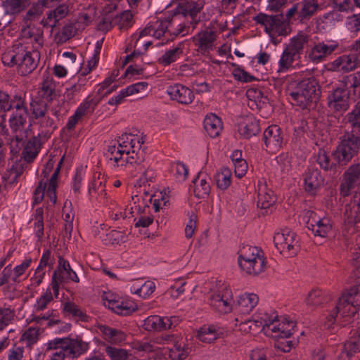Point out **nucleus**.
Wrapping results in <instances>:
<instances>
[{
	"label": "nucleus",
	"instance_id": "obj_20",
	"mask_svg": "<svg viewBox=\"0 0 360 360\" xmlns=\"http://www.w3.org/2000/svg\"><path fill=\"white\" fill-rule=\"evenodd\" d=\"M360 65L359 57L356 54H345L338 57L331 63V69L338 72H348Z\"/></svg>",
	"mask_w": 360,
	"mask_h": 360
},
{
	"label": "nucleus",
	"instance_id": "obj_8",
	"mask_svg": "<svg viewBox=\"0 0 360 360\" xmlns=\"http://www.w3.org/2000/svg\"><path fill=\"white\" fill-rule=\"evenodd\" d=\"M274 243L279 252L286 257L295 255L300 249L296 233L289 229L276 232L274 236Z\"/></svg>",
	"mask_w": 360,
	"mask_h": 360
},
{
	"label": "nucleus",
	"instance_id": "obj_41",
	"mask_svg": "<svg viewBox=\"0 0 360 360\" xmlns=\"http://www.w3.org/2000/svg\"><path fill=\"white\" fill-rule=\"evenodd\" d=\"M344 352L347 356H351L354 353L360 352V329L354 333L345 342Z\"/></svg>",
	"mask_w": 360,
	"mask_h": 360
},
{
	"label": "nucleus",
	"instance_id": "obj_23",
	"mask_svg": "<svg viewBox=\"0 0 360 360\" xmlns=\"http://www.w3.org/2000/svg\"><path fill=\"white\" fill-rule=\"evenodd\" d=\"M226 330L214 325H205L198 332V338L202 342L212 343L217 339L223 338Z\"/></svg>",
	"mask_w": 360,
	"mask_h": 360
},
{
	"label": "nucleus",
	"instance_id": "obj_16",
	"mask_svg": "<svg viewBox=\"0 0 360 360\" xmlns=\"http://www.w3.org/2000/svg\"><path fill=\"white\" fill-rule=\"evenodd\" d=\"M40 53L37 51H27L21 47V57L18 63V72L26 75L32 72L38 65Z\"/></svg>",
	"mask_w": 360,
	"mask_h": 360
},
{
	"label": "nucleus",
	"instance_id": "obj_48",
	"mask_svg": "<svg viewBox=\"0 0 360 360\" xmlns=\"http://www.w3.org/2000/svg\"><path fill=\"white\" fill-rule=\"evenodd\" d=\"M63 310L77 320L84 321L86 316L81 308L74 302H68L64 304Z\"/></svg>",
	"mask_w": 360,
	"mask_h": 360
},
{
	"label": "nucleus",
	"instance_id": "obj_10",
	"mask_svg": "<svg viewBox=\"0 0 360 360\" xmlns=\"http://www.w3.org/2000/svg\"><path fill=\"white\" fill-rule=\"evenodd\" d=\"M328 105L335 112L342 114L346 112L351 104L350 91L340 84L328 96Z\"/></svg>",
	"mask_w": 360,
	"mask_h": 360
},
{
	"label": "nucleus",
	"instance_id": "obj_51",
	"mask_svg": "<svg viewBox=\"0 0 360 360\" xmlns=\"http://www.w3.org/2000/svg\"><path fill=\"white\" fill-rule=\"evenodd\" d=\"M105 352L110 358V360H127L129 356L127 350L110 346L105 348Z\"/></svg>",
	"mask_w": 360,
	"mask_h": 360
},
{
	"label": "nucleus",
	"instance_id": "obj_35",
	"mask_svg": "<svg viewBox=\"0 0 360 360\" xmlns=\"http://www.w3.org/2000/svg\"><path fill=\"white\" fill-rule=\"evenodd\" d=\"M262 257L263 255L261 250L257 247L246 245L243 246L238 252V262H248Z\"/></svg>",
	"mask_w": 360,
	"mask_h": 360
},
{
	"label": "nucleus",
	"instance_id": "obj_50",
	"mask_svg": "<svg viewBox=\"0 0 360 360\" xmlns=\"http://www.w3.org/2000/svg\"><path fill=\"white\" fill-rule=\"evenodd\" d=\"M24 171V166L22 164L15 163L8 171V176L6 174L4 176L5 180H8V183L13 184L15 183L18 179L21 176Z\"/></svg>",
	"mask_w": 360,
	"mask_h": 360
},
{
	"label": "nucleus",
	"instance_id": "obj_34",
	"mask_svg": "<svg viewBox=\"0 0 360 360\" xmlns=\"http://www.w3.org/2000/svg\"><path fill=\"white\" fill-rule=\"evenodd\" d=\"M348 123L352 130L349 134L360 138V101L357 103L354 108L347 116Z\"/></svg>",
	"mask_w": 360,
	"mask_h": 360
},
{
	"label": "nucleus",
	"instance_id": "obj_27",
	"mask_svg": "<svg viewBox=\"0 0 360 360\" xmlns=\"http://www.w3.org/2000/svg\"><path fill=\"white\" fill-rule=\"evenodd\" d=\"M204 128L211 138L218 136L223 129L221 120L215 114L207 115L204 119Z\"/></svg>",
	"mask_w": 360,
	"mask_h": 360
},
{
	"label": "nucleus",
	"instance_id": "obj_42",
	"mask_svg": "<svg viewBox=\"0 0 360 360\" xmlns=\"http://www.w3.org/2000/svg\"><path fill=\"white\" fill-rule=\"evenodd\" d=\"M27 0H4L2 6L5 13L7 14H17L24 10L26 7Z\"/></svg>",
	"mask_w": 360,
	"mask_h": 360
},
{
	"label": "nucleus",
	"instance_id": "obj_40",
	"mask_svg": "<svg viewBox=\"0 0 360 360\" xmlns=\"http://www.w3.org/2000/svg\"><path fill=\"white\" fill-rule=\"evenodd\" d=\"M143 326L148 331H161L165 329L164 317L154 315L150 316L144 320Z\"/></svg>",
	"mask_w": 360,
	"mask_h": 360
},
{
	"label": "nucleus",
	"instance_id": "obj_44",
	"mask_svg": "<svg viewBox=\"0 0 360 360\" xmlns=\"http://www.w3.org/2000/svg\"><path fill=\"white\" fill-rule=\"evenodd\" d=\"M114 24L120 30L128 29L133 25V15L130 11H124L114 17Z\"/></svg>",
	"mask_w": 360,
	"mask_h": 360
},
{
	"label": "nucleus",
	"instance_id": "obj_6",
	"mask_svg": "<svg viewBox=\"0 0 360 360\" xmlns=\"http://www.w3.org/2000/svg\"><path fill=\"white\" fill-rule=\"evenodd\" d=\"M253 20L264 27V31L270 37L274 36H287L290 32V27L284 19L283 14L267 15L259 13Z\"/></svg>",
	"mask_w": 360,
	"mask_h": 360
},
{
	"label": "nucleus",
	"instance_id": "obj_25",
	"mask_svg": "<svg viewBox=\"0 0 360 360\" xmlns=\"http://www.w3.org/2000/svg\"><path fill=\"white\" fill-rule=\"evenodd\" d=\"M300 8V15H298V22L305 23L308 21L318 10L319 4L316 0H302L298 2Z\"/></svg>",
	"mask_w": 360,
	"mask_h": 360
},
{
	"label": "nucleus",
	"instance_id": "obj_17",
	"mask_svg": "<svg viewBox=\"0 0 360 360\" xmlns=\"http://www.w3.org/2000/svg\"><path fill=\"white\" fill-rule=\"evenodd\" d=\"M167 42L173 41L179 35L185 36L188 33L189 27L185 25L184 16L180 13L167 18Z\"/></svg>",
	"mask_w": 360,
	"mask_h": 360
},
{
	"label": "nucleus",
	"instance_id": "obj_7",
	"mask_svg": "<svg viewBox=\"0 0 360 360\" xmlns=\"http://www.w3.org/2000/svg\"><path fill=\"white\" fill-rule=\"evenodd\" d=\"M360 148V138L345 134L332 155L338 165H346Z\"/></svg>",
	"mask_w": 360,
	"mask_h": 360
},
{
	"label": "nucleus",
	"instance_id": "obj_31",
	"mask_svg": "<svg viewBox=\"0 0 360 360\" xmlns=\"http://www.w3.org/2000/svg\"><path fill=\"white\" fill-rule=\"evenodd\" d=\"M216 33L212 30H205L199 32L195 39V44L201 52H206L212 49L213 43L216 40Z\"/></svg>",
	"mask_w": 360,
	"mask_h": 360
},
{
	"label": "nucleus",
	"instance_id": "obj_3",
	"mask_svg": "<svg viewBox=\"0 0 360 360\" xmlns=\"http://www.w3.org/2000/svg\"><path fill=\"white\" fill-rule=\"evenodd\" d=\"M360 309V284L351 288L339 298L337 305L326 317L325 326L332 328L340 313L342 316H354Z\"/></svg>",
	"mask_w": 360,
	"mask_h": 360
},
{
	"label": "nucleus",
	"instance_id": "obj_54",
	"mask_svg": "<svg viewBox=\"0 0 360 360\" xmlns=\"http://www.w3.org/2000/svg\"><path fill=\"white\" fill-rule=\"evenodd\" d=\"M136 309V307L133 303L118 300L112 311L118 314L126 316Z\"/></svg>",
	"mask_w": 360,
	"mask_h": 360
},
{
	"label": "nucleus",
	"instance_id": "obj_61",
	"mask_svg": "<svg viewBox=\"0 0 360 360\" xmlns=\"http://www.w3.org/2000/svg\"><path fill=\"white\" fill-rule=\"evenodd\" d=\"M252 94H255V96H254V99L259 109L262 108L264 106L268 105V98L266 96H264L261 91L249 89L247 91L248 97L252 96Z\"/></svg>",
	"mask_w": 360,
	"mask_h": 360
},
{
	"label": "nucleus",
	"instance_id": "obj_62",
	"mask_svg": "<svg viewBox=\"0 0 360 360\" xmlns=\"http://www.w3.org/2000/svg\"><path fill=\"white\" fill-rule=\"evenodd\" d=\"M39 335V329L30 327L23 333L22 338L27 342V345H31L37 342Z\"/></svg>",
	"mask_w": 360,
	"mask_h": 360
},
{
	"label": "nucleus",
	"instance_id": "obj_22",
	"mask_svg": "<svg viewBox=\"0 0 360 360\" xmlns=\"http://www.w3.org/2000/svg\"><path fill=\"white\" fill-rule=\"evenodd\" d=\"M204 3L201 0L193 1L186 0L180 4L181 15L184 16V19L186 16H190L191 18V24H198L199 22V18L198 14L200 12L203 8Z\"/></svg>",
	"mask_w": 360,
	"mask_h": 360
},
{
	"label": "nucleus",
	"instance_id": "obj_15",
	"mask_svg": "<svg viewBox=\"0 0 360 360\" xmlns=\"http://www.w3.org/2000/svg\"><path fill=\"white\" fill-rule=\"evenodd\" d=\"M304 188L306 192L314 195L323 185L324 179L320 171L313 165L308 167L303 174Z\"/></svg>",
	"mask_w": 360,
	"mask_h": 360
},
{
	"label": "nucleus",
	"instance_id": "obj_32",
	"mask_svg": "<svg viewBox=\"0 0 360 360\" xmlns=\"http://www.w3.org/2000/svg\"><path fill=\"white\" fill-rule=\"evenodd\" d=\"M309 36L304 32H299L290 39L286 47L288 48L297 58L300 57L304 46L308 44Z\"/></svg>",
	"mask_w": 360,
	"mask_h": 360
},
{
	"label": "nucleus",
	"instance_id": "obj_11",
	"mask_svg": "<svg viewBox=\"0 0 360 360\" xmlns=\"http://www.w3.org/2000/svg\"><path fill=\"white\" fill-rule=\"evenodd\" d=\"M210 305L219 313H229L233 309V298L230 288H224L221 290L212 294L209 297Z\"/></svg>",
	"mask_w": 360,
	"mask_h": 360
},
{
	"label": "nucleus",
	"instance_id": "obj_37",
	"mask_svg": "<svg viewBox=\"0 0 360 360\" xmlns=\"http://www.w3.org/2000/svg\"><path fill=\"white\" fill-rule=\"evenodd\" d=\"M340 85L342 87L347 88L350 91L352 89L353 94L360 95V71L350 74L342 77L340 81Z\"/></svg>",
	"mask_w": 360,
	"mask_h": 360
},
{
	"label": "nucleus",
	"instance_id": "obj_47",
	"mask_svg": "<svg viewBox=\"0 0 360 360\" xmlns=\"http://www.w3.org/2000/svg\"><path fill=\"white\" fill-rule=\"evenodd\" d=\"M172 347L169 349V356L173 360H184L188 356V349L184 347V345L182 346L181 343L176 341L174 342Z\"/></svg>",
	"mask_w": 360,
	"mask_h": 360
},
{
	"label": "nucleus",
	"instance_id": "obj_63",
	"mask_svg": "<svg viewBox=\"0 0 360 360\" xmlns=\"http://www.w3.org/2000/svg\"><path fill=\"white\" fill-rule=\"evenodd\" d=\"M298 15H300V8L298 2L293 4L292 6L288 8L285 14V20L288 21V25L294 21L298 22Z\"/></svg>",
	"mask_w": 360,
	"mask_h": 360
},
{
	"label": "nucleus",
	"instance_id": "obj_49",
	"mask_svg": "<svg viewBox=\"0 0 360 360\" xmlns=\"http://www.w3.org/2000/svg\"><path fill=\"white\" fill-rule=\"evenodd\" d=\"M297 58H298L290 50H289L288 47H285L279 61V68L278 72L287 70Z\"/></svg>",
	"mask_w": 360,
	"mask_h": 360
},
{
	"label": "nucleus",
	"instance_id": "obj_5",
	"mask_svg": "<svg viewBox=\"0 0 360 360\" xmlns=\"http://www.w3.org/2000/svg\"><path fill=\"white\" fill-rule=\"evenodd\" d=\"M146 158L144 151H138L136 154L128 158L125 164V168L131 176L136 177L141 174L137 181L140 186L153 181L155 176V171L146 162Z\"/></svg>",
	"mask_w": 360,
	"mask_h": 360
},
{
	"label": "nucleus",
	"instance_id": "obj_1",
	"mask_svg": "<svg viewBox=\"0 0 360 360\" xmlns=\"http://www.w3.org/2000/svg\"><path fill=\"white\" fill-rule=\"evenodd\" d=\"M56 96L55 84L51 78L47 77L41 84L38 96L32 98L30 103L32 121L41 128L45 136L55 131L56 122L59 120V106H51L50 104Z\"/></svg>",
	"mask_w": 360,
	"mask_h": 360
},
{
	"label": "nucleus",
	"instance_id": "obj_4",
	"mask_svg": "<svg viewBox=\"0 0 360 360\" xmlns=\"http://www.w3.org/2000/svg\"><path fill=\"white\" fill-rule=\"evenodd\" d=\"M117 142V147L110 146L108 150L111 155L110 160H113L117 167H125L128 158L136 154L138 151H144L141 149L144 141L137 136L124 134L119 137Z\"/></svg>",
	"mask_w": 360,
	"mask_h": 360
},
{
	"label": "nucleus",
	"instance_id": "obj_38",
	"mask_svg": "<svg viewBox=\"0 0 360 360\" xmlns=\"http://www.w3.org/2000/svg\"><path fill=\"white\" fill-rule=\"evenodd\" d=\"M344 180L348 191L353 188L356 182L360 180V164L351 165L344 174Z\"/></svg>",
	"mask_w": 360,
	"mask_h": 360
},
{
	"label": "nucleus",
	"instance_id": "obj_45",
	"mask_svg": "<svg viewBox=\"0 0 360 360\" xmlns=\"http://www.w3.org/2000/svg\"><path fill=\"white\" fill-rule=\"evenodd\" d=\"M150 24L153 37L158 39L162 38V40L167 42V18L150 22Z\"/></svg>",
	"mask_w": 360,
	"mask_h": 360
},
{
	"label": "nucleus",
	"instance_id": "obj_12",
	"mask_svg": "<svg viewBox=\"0 0 360 360\" xmlns=\"http://www.w3.org/2000/svg\"><path fill=\"white\" fill-rule=\"evenodd\" d=\"M304 218L308 219L306 221L307 226L315 236L324 238L331 231L332 224L328 218L318 217L316 214L311 210H307L305 212Z\"/></svg>",
	"mask_w": 360,
	"mask_h": 360
},
{
	"label": "nucleus",
	"instance_id": "obj_24",
	"mask_svg": "<svg viewBox=\"0 0 360 360\" xmlns=\"http://www.w3.org/2000/svg\"><path fill=\"white\" fill-rule=\"evenodd\" d=\"M62 347L65 356L72 359L79 356L89 349L88 344L81 339L65 338V346Z\"/></svg>",
	"mask_w": 360,
	"mask_h": 360
},
{
	"label": "nucleus",
	"instance_id": "obj_46",
	"mask_svg": "<svg viewBox=\"0 0 360 360\" xmlns=\"http://www.w3.org/2000/svg\"><path fill=\"white\" fill-rule=\"evenodd\" d=\"M317 162L326 171H335L338 163L335 160L331 161L329 155L324 150H319L317 155Z\"/></svg>",
	"mask_w": 360,
	"mask_h": 360
},
{
	"label": "nucleus",
	"instance_id": "obj_52",
	"mask_svg": "<svg viewBox=\"0 0 360 360\" xmlns=\"http://www.w3.org/2000/svg\"><path fill=\"white\" fill-rule=\"evenodd\" d=\"M193 183L195 184V193L198 198H204L209 194L210 186L205 179H195Z\"/></svg>",
	"mask_w": 360,
	"mask_h": 360
},
{
	"label": "nucleus",
	"instance_id": "obj_21",
	"mask_svg": "<svg viewBox=\"0 0 360 360\" xmlns=\"http://www.w3.org/2000/svg\"><path fill=\"white\" fill-rule=\"evenodd\" d=\"M167 92L172 100H175L181 104L188 105L194 99L193 91L181 84H176L169 86Z\"/></svg>",
	"mask_w": 360,
	"mask_h": 360
},
{
	"label": "nucleus",
	"instance_id": "obj_64",
	"mask_svg": "<svg viewBox=\"0 0 360 360\" xmlns=\"http://www.w3.org/2000/svg\"><path fill=\"white\" fill-rule=\"evenodd\" d=\"M233 75L235 79L243 82H250L255 80L254 76L250 75L248 72L240 68L235 69L233 72Z\"/></svg>",
	"mask_w": 360,
	"mask_h": 360
},
{
	"label": "nucleus",
	"instance_id": "obj_36",
	"mask_svg": "<svg viewBox=\"0 0 360 360\" xmlns=\"http://www.w3.org/2000/svg\"><path fill=\"white\" fill-rule=\"evenodd\" d=\"M330 296L320 289H314L310 291L306 298V303L308 306L318 307L327 302Z\"/></svg>",
	"mask_w": 360,
	"mask_h": 360
},
{
	"label": "nucleus",
	"instance_id": "obj_13",
	"mask_svg": "<svg viewBox=\"0 0 360 360\" xmlns=\"http://www.w3.org/2000/svg\"><path fill=\"white\" fill-rule=\"evenodd\" d=\"M338 46V44L335 41H327L314 43L307 52L308 58L314 63H321L331 55Z\"/></svg>",
	"mask_w": 360,
	"mask_h": 360
},
{
	"label": "nucleus",
	"instance_id": "obj_56",
	"mask_svg": "<svg viewBox=\"0 0 360 360\" xmlns=\"http://www.w3.org/2000/svg\"><path fill=\"white\" fill-rule=\"evenodd\" d=\"M31 259H26L20 265L16 266L13 270V276L11 280L14 283H20V277L24 274L31 264Z\"/></svg>",
	"mask_w": 360,
	"mask_h": 360
},
{
	"label": "nucleus",
	"instance_id": "obj_59",
	"mask_svg": "<svg viewBox=\"0 0 360 360\" xmlns=\"http://www.w3.org/2000/svg\"><path fill=\"white\" fill-rule=\"evenodd\" d=\"M155 290V284L150 281H146L141 285L137 286L135 289V294L143 298L147 297L151 295Z\"/></svg>",
	"mask_w": 360,
	"mask_h": 360
},
{
	"label": "nucleus",
	"instance_id": "obj_33",
	"mask_svg": "<svg viewBox=\"0 0 360 360\" xmlns=\"http://www.w3.org/2000/svg\"><path fill=\"white\" fill-rule=\"evenodd\" d=\"M98 329L104 336V338L112 343H120L125 340V333L115 328H110L105 325H101Z\"/></svg>",
	"mask_w": 360,
	"mask_h": 360
},
{
	"label": "nucleus",
	"instance_id": "obj_60",
	"mask_svg": "<svg viewBox=\"0 0 360 360\" xmlns=\"http://www.w3.org/2000/svg\"><path fill=\"white\" fill-rule=\"evenodd\" d=\"M53 300V296L51 290L48 289L37 300L34 304L36 311H42L45 309L48 304Z\"/></svg>",
	"mask_w": 360,
	"mask_h": 360
},
{
	"label": "nucleus",
	"instance_id": "obj_2",
	"mask_svg": "<svg viewBox=\"0 0 360 360\" xmlns=\"http://www.w3.org/2000/svg\"><path fill=\"white\" fill-rule=\"evenodd\" d=\"M286 93L295 105L306 109L318 101L321 91L316 80L309 77L290 84Z\"/></svg>",
	"mask_w": 360,
	"mask_h": 360
},
{
	"label": "nucleus",
	"instance_id": "obj_18",
	"mask_svg": "<svg viewBox=\"0 0 360 360\" xmlns=\"http://www.w3.org/2000/svg\"><path fill=\"white\" fill-rule=\"evenodd\" d=\"M39 134L29 140L22 150V157L27 162H32L37 155L42 143L49 139L51 134L47 136L42 133L41 128L38 126Z\"/></svg>",
	"mask_w": 360,
	"mask_h": 360
},
{
	"label": "nucleus",
	"instance_id": "obj_53",
	"mask_svg": "<svg viewBox=\"0 0 360 360\" xmlns=\"http://www.w3.org/2000/svg\"><path fill=\"white\" fill-rule=\"evenodd\" d=\"M69 12L68 6L63 4L57 6L54 10L50 11L48 15V19L54 20V23L65 18Z\"/></svg>",
	"mask_w": 360,
	"mask_h": 360
},
{
	"label": "nucleus",
	"instance_id": "obj_29",
	"mask_svg": "<svg viewBox=\"0 0 360 360\" xmlns=\"http://www.w3.org/2000/svg\"><path fill=\"white\" fill-rule=\"evenodd\" d=\"M240 269L245 274L257 276L264 271L266 262L264 257L248 262L238 263Z\"/></svg>",
	"mask_w": 360,
	"mask_h": 360
},
{
	"label": "nucleus",
	"instance_id": "obj_19",
	"mask_svg": "<svg viewBox=\"0 0 360 360\" xmlns=\"http://www.w3.org/2000/svg\"><path fill=\"white\" fill-rule=\"evenodd\" d=\"M276 200V196L271 190L268 189L266 185L259 186L257 205L261 210V214L265 215L271 213Z\"/></svg>",
	"mask_w": 360,
	"mask_h": 360
},
{
	"label": "nucleus",
	"instance_id": "obj_55",
	"mask_svg": "<svg viewBox=\"0 0 360 360\" xmlns=\"http://www.w3.org/2000/svg\"><path fill=\"white\" fill-rule=\"evenodd\" d=\"M34 231L36 236L41 240L44 236L43 210L41 208H37L35 212Z\"/></svg>",
	"mask_w": 360,
	"mask_h": 360
},
{
	"label": "nucleus",
	"instance_id": "obj_9",
	"mask_svg": "<svg viewBox=\"0 0 360 360\" xmlns=\"http://www.w3.org/2000/svg\"><path fill=\"white\" fill-rule=\"evenodd\" d=\"M295 323L292 321L280 322L275 315L264 320L262 330L267 336L275 339L288 338L292 335Z\"/></svg>",
	"mask_w": 360,
	"mask_h": 360
},
{
	"label": "nucleus",
	"instance_id": "obj_39",
	"mask_svg": "<svg viewBox=\"0 0 360 360\" xmlns=\"http://www.w3.org/2000/svg\"><path fill=\"white\" fill-rule=\"evenodd\" d=\"M50 257H51V252L49 250H47L45 252H44V253L41 256V258L40 259L39 264L38 267L37 268L35 273H34V278H32L34 284H35V285H37V286L39 285L42 281V279L45 274V273L44 271V269L46 266L49 265V261Z\"/></svg>",
	"mask_w": 360,
	"mask_h": 360
},
{
	"label": "nucleus",
	"instance_id": "obj_43",
	"mask_svg": "<svg viewBox=\"0 0 360 360\" xmlns=\"http://www.w3.org/2000/svg\"><path fill=\"white\" fill-rule=\"evenodd\" d=\"M231 172L228 168H223L214 176L217 186L221 190H226L231 183Z\"/></svg>",
	"mask_w": 360,
	"mask_h": 360
},
{
	"label": "nucleus",
	"instance_id": "obj_57",
	"mask_svg": "<svg viewBox=\"0 0 360 360\" xmlns=\"http://www.w3.org/2000/svg\"><path fill=\"white\" fill-rule=\"evenodd\" d=\"M15 314L13 310L10 308L0 309V331L3 330L10 324Z\"/></svg>",
	"mask_w": 360,
	"mask_h": 360
},
{
	"label": "nucleus",
	"instance_id": "obj_58",
	"mask_svg": "<svg viewBox=\"0 0 360 360\" xmlns=\"http://www.w3.org/2000/svg\"><path fill=\"white\" fill-rule=\"evenodd\" d=\"M78 27H77V23H69L65 25L60 33V39L62 41H66L75 36Z\"/></svg>",
	"mask_w": 360,
	"mask_h": 360
},
{
	"label": "nucleus",
	"instance_id": "obj_28",
	"mask_svg": "<svg viewBox=\"0 0 360 360\" xmlns=\"http://www.w3.org/2000/svg\"><path fill=\"white\" fill-rule=\"evenodd\" d=\"M260 131L259 121L254 117H248L240 125L238 131L245 139L257 135Z\"/></svg>",
	"mask_w": 360,
	"mask_h": 360
},
{
	"label": "nucleus",
	"instance_id": "obj_30",
	"mask_svg": "<svg viewBox=\"0 0 360 360\" xmlns=\"http://www.w3.org/2000/svg\"><path fill=\"white\" fill-rule=\"evenodd\" d=\"M185 41H181L177 45L168 51L159 58L160 64L165 66L169 65L176 62L181 57L184 56V50L185 49Z\"/></svg>",
	"mask_w": 360,
	"mask_h": 360
},
{
	"label": "nucleus",
	"instance_id": "obj_14",
	"mask_svg": "<svg viewBox=\"0 0 360 360\" xmlns=\"http://www.w3.org/2000/svg\"><path fill=\"white\" fill-rule=\"evenodd\" d=\"M265 150L274 153L282 147L283 134L281 129L276 124L268 127L263 134Z\"/></svg>",
	"mask_w": 360,
	"mask_h": 360
},
{
	"label": "nucleus",
	"instance_id": "obj_26",
	"mask_svg": "<svg viewBox=\"0 0 360 360\" xmlns=\"http://www.w3.org/2000/svg\"><path fill=\"white\" fill-rule=\"evenodd\" d=\"M258 300L256 294L245 293L238 297L236 309L243 314H248L255 307Z\"/></svg>",
	"mask_w": 360,
	"mask_h": 360
}]
</instances>
